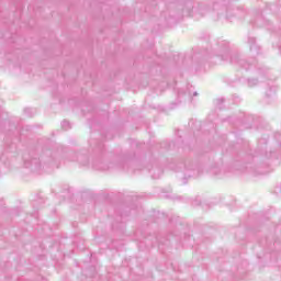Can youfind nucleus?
I'll list each match as a JSON object with an SVG mask.
<instances>
[{
    "label": "nucleus",
    "instance_id": "1",
    "mask_svg": "<svg viewBox=\"0 0 281 281\" xmlns=\"http://www.w3.org/2000/svg\"><path fill=\"white\" fill-rule=\"evenodd\" d=\"M61 126H63L64 131H68V128H71V124H69V122H67V121H64L61 123Z\"/></svg>",
    "mask_w": 281,
    "mask_h": 281
}]
</instances>
